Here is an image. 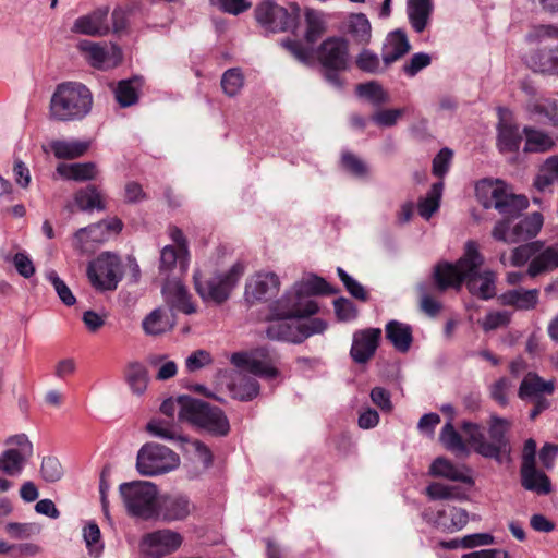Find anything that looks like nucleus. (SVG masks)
I'll return each mask as SVG.
<instances>
[{
  "mask_svg": "<svg viewBox=\"0 0 558 558\" xmlns=\"http://www.w3.org/2000/svg\"><path fill=\"white\" fill-rule=\"evenodd\" d=\"M482 255L474 246H469L466 253L454 264L439 263L434 270V279L439 291L448 288H459L468 279L469 291L482 300H489L496 295V275L485 270L477 272L483 264Z\"/></svg>",
  "mask_w": 558,
  "mask_h": 558,
  "instance_id": "f257e3e1",
  "label": "nucleus"
},
{
  "mask_svg": "<svg viewBox=\"0 0 558 558\" xmlns=\"http://www.w3.org/2000/svg\"><path fill=\"white\" fill-rule=\"evenodd\" d=\"M93 95L78 82L58 84L49 102V119L57 122L81 121L92 111Z\"/></svg>",
  "mask_w": 558,
  "mask_h": 558,
  "instance_id": "f03ea898",
  "label": "nucleus"
},
{
  "mask_svg": "<svg viewBox=\"0 0 558 558\" xmlns=\"http://www.w3.org/2000/svg\"><path fill=\"white\" fill-rule=\"evenodd\" d=\"M475 198L485 209H495L504 218H515L529 206V199L515 194L502 180L484 178L475 182Z\"/></svg>",
  "mask_w": 558,
  "mask_h": 558,
  "instance_id": "7ed1b4c3",
  "label": "nucleus"
},
{
  "mask_svg": "<svg viewBox=\"0 0 558 558\" xmlns=\"http://www.w3.org/2000/svg\"><path fill=\"white\" fill-rule=\"evenodd\" d=\"M510 426L511 423L508 420L492 415L488 429L490 441L486 440L482 427L477 424L464 422L461 428L468 436L469 444L478 454L502 462L504 456L509 451L506 433Z\"/></svg>",
  "mask_w": 558,
  "mask_h": 558,
  "instance_id": "20e7f679",
  "label": "nucleus"
},
{
  "mask_svg": "<svg viewBox=\"0 0 558 558\" xmlns=\"http://www.w3.org/2000/svg\"><path fill=\"white\" fill-rule=\"evenodd\" d=\"M337 290L320 277L312 276L294 284L293 291L286 293L277 301L276 313L278 315H314L318 311L315 301L310 299L314 294H335Z\"/></svg>",
  "mask_w": 558,
  "mask_h": 558,
  "instance_id": "39448f33",
  "label": "nucleus"
},
{
  "mask_svg": "<svg viewBox=\"0 0 558 558\" xmlns=\"http://www.w3.org/2000/svg\"><path fill=\"white\" fill-rule=\"evenodd\" d=\"M245 269V264L238 260L228 269H217L204 279L199 272H196L194 275L195 288L204 301L222 304L230 298Z\"/></svg>",
  "mask_w": 558,
  "mask_h": 558,
  "instance_id": "423d86ee",
  "label": "nucleus"
},
{
  "mask_svg": "<svg viewBox=\"0 0 558 558\" xmlns=\"http://www.w3.org/2000/svg\"><path fill=\"white\" fill-rule=\"evenodd\" d=\"M277 302L271 306V315L274 320L267 327V337L271 340L288 341L301 343L310 336L322 333L327 324L320 318H314L308 322L289 320L290 318H299L307 316L306 314L281 316L276 313Z\"/></svg>",
  "mask_w": 558,
  "mask_h": 558,
  "instance_id": "0eeeda50",
  "label": "nucleus"
},
{
  "mask_svg": "<svg viewBox=\"0 0 558 558\" xmlns=\"http://www.w3.org/2000/svg\"><path fill=\"white\" fill-rule=\"evenodd\" d=\"M181 420L206 430L207 433L223 437L230 430L229 420L223 411L199 399H183Z\"/></svg>",
  "mask_w": 558,
  "mask_h": 558,
  "instance_id": "6e6552de",
  "label": "nucleus"
},
{
  "mask_svg": "<svg viewBox=\"0 0 558 558\" xmlns=\"http://www.w3.org/2000/svg\"><path fill=\"white\" fill-rule=\"evenodd\" d=\"M119 493L126 511L144 520L155 519L159 492L157 486L148 481H133L123 483Z\"/></svg>",
  "mask_w": 558,
  "mask_h": 558,
  "instance_id": "1a4fd4ad",
  "label": "nucleus"
},
{
  "mask_svg": "<svg viewBox=\"0 0 558 558\" xmlns=\"http://www.w3.org/2000/svg\"><path fill=\"white\" fill-rule=\"evenodd\" d=\"M510 219L511 218L500 219L495 223L492 230V236L495 241L509 243L526 242V244H544L541 241L530 242L538 234L543 226L544 219L542 214L533 213L513 226L510 225Z\"/></svg>",
  "mask_w": 558,
  "mask_h": 558,
  "instance_id": "9d476101",
  "label": "nucleus"
},
{
  "mask_svg": "<svg viewBox=\"0 0 558 558\" xmlns=\"http://www.w3.org/2000/svg\"><path fill=\"white\" fill-rule=\"evenodd\" d=\"M179 456L160 444L144 445L136 459L137 471L145 476H154L170 472L179 466Z\"/></svg>",
  "mask_w": 558,
  "mask_h": 558,
  "instance_id": "9b49d317",
  "label": "nucleus"
},
{
  "mask_svg": "<svg viewBox=\"0 0 558 558\" xmlns=\"http://www.w3.org/2000/svg\"><path fill=\"white\" fill-rule=\"evenodd\" d=\"M317 59L325 69L326 80L335 86H340L338 73L345 70L349 62L347 40L340 37L327 38L317 49Z\"/></svg>",
  "mask_w": 558,
  "mask_h": 558,
  "instance_id": "f8f14e48",
  "label": "nucleus"
},
{
  "mask_svg": "<svg viewBox=\"0 0 558 558\" xmlns=\"http://www.w3.org/2000/svg\"><path fill=\"white\" fill-rule=\"evenodd\" d=\"M256 21L267 31L284 32L296 26L299 9L282 8L271 1H264L255 8Z\"/></svg>",
  "mask_w": 558,
  "mask_h": 558,
  "instance_id": "ddd939ff",
  "label": "nucleus"
},
{
  "mask_svg": "<svg viewBox=\"0 0 558 558\" xmlns=\"http://www.w3.org/2000/svg\"><path fill=\"white\" fill-rule=\"evenodd\" d=\"M5 445L9 448L0 454V472L19 475L33 456V444L25 434H19L9 437Z\"/></svg>",
  "mask_w": 558,
  "mask_h": 558,
  "instance_id": "4468645a",
  "label": "nucleus"
},
{
  "mask_svg": "<svg viewBox=\"0 0 558 558\" xmlns=\"http://www.w3.org/2000/svg\"><path fill=\"white\" fill-rule=\"evenodd\" d=\"M231 363L239 368L246 369L251 374L266 379H272L279 375L272 359L265 350H258L255 353H234L231 356Z\"/></svg>",
  "mask_w": 558,
  "mask_h": 558,
  "instance_id": "2eb2a0df",
  "label": "nucleus"
},
{
  "mask_svg": "<svg viewBox=\"0 0 558 558\" xmlns=\"http://www.w3.org/2000/svg\"><path fill=\"white\" fill-rule=\"evenodd\" d=\"M182 544L179 533L171 530H158L146 534L141 542L142 551L153 558H161L177 550Z\"/></svg>",
  "mask_w": 558,
  "mask_h": 558,
  "instance_id": "dca6fc26",
  "label": "nucleus"
},
{
  "mask_svg": "<svg viewBox=\"0 0 558 558\" xmlns=\"http://www.w3.org/2000/svg\"><path fill=\"white\" fill-rule=\"evenodd\" d=\"M279 289L280 280L275 272L258 271L247 279L244 296L251 303L267 301L276 296Z\"/></svg>",
  "mask_w": 558,
  "mask_h": 558,
  "instance_id": "f3484780",
  "label": "nucleus"
},
{
  "mask_svg": "<svg viewBox=\"0 0 558 558\" xmlns=\"http://www.w3.org/2000/svg\"><path fill=\"white\" fill-rule=\"evenodd\" d=\"M531 95L525 104V111L531 119L558 128V100L543 96H534L532 87H524Z\"/></svg>",
  "mask_w": 558,
  "mask_h": 558,
  "instance_id": "a211bd4d",
  "label": "nucleus"
},
{
  "mask_svg": "<svg viewBox=\"0 0 558 558\" xmlns=\"http://www.w3.org/2000/svg\"><path fill=\"white\" fill-rule=\"evenodd\" d=\"M380 338L381 330L379 328H366L355 331L350 350L352 360L357 364L368 362L374 356Z\"/></svg>",
  "mask_w": 558,
  "mask_h": 558,
  "instance_id": "6ab92c4d",
  "label": "nucleus"
},
{
  "mask_svg": "<svg viewBox=\"0 0 558 558\" xmlns=\"http://www.w3.org/2000/svg\"><path fill=\"white\" fill-rule=\"evenodd\" d=\"M193 509V504L184 495H163L159 497L155 519H161L167 522L181 521L186 519Z\"/></svg>",
  "mask_w": 558,
  "mask_h": 558,
  "instance_id": "aec40b11",
  "label": "nucleus"
},
{
  "mask_svg": "<svg viewBox=\"0 0 558 558\" xmlns=\"http://www.w3.org/2000/svg\"><path fill=\"white\" fill-rule=\"evenodd\" d=\"M180 276H173L167 279L162 287V295L167 304L172 308L181 311L185 314H193L196 312V306L191 301L186 288L181 283Z\"/></svg>",
  "mask_w": 558,
  "mask_h": 558,
  "instance_id": "412c9836",
  "label": "nucleus"
},
{
  "mask_svg": "<svg viewBox=\"0 0 558 558\" xmlns=\"http://www.w3.org/2000/svg\"><path fill=\"white\" fill-rule=\"evenodd\" d=\"M498 147L501 151H515L519 149L522 135L511 121V113L506 108L498 109Z\"/></svg>",
  "mask_w": 558,
  "mask_h": 558,
  "instance_id": "4be33fe9",
  "label": "nucleus"
},
{
  "mask_svg": "<svg viewBox=\"0 0 558 558\" xmlns=\"http://www.w3.org/2000/svg\"><path fill=\"white\" fill-rule=\"evenodd\" d=\"M189 265V252L186 246H163L160 252V272L165 276L183 275Z\"/></svg>",
  "mask_w": 558,
  "mask_h": 558,
  "instance_id": "5701e85b",
  "label": "nucleus"
},
{
  "mask_svg": "<svg viewBox=\"0 0 558 558\" xmlns=\"http://www.w3.org/2000/svg\"><path fill=\"white\" fill-rule=\"evenodd\" d=\"M555 385L553 380L545 381L535 373H529L520 384L518 396L522 400L535 401L546 399V395L554 392Z\"/></svg>",
  "mask_w": 558,
  "mask_h": 558,
  "instance_id": "b1692460",
  "label": "nucleus"
},
{
  "mask_svg": "<svg viewBox=\"0 0 558 558\" xmlns=\"http://www.w3.org/2000/svg\"><path fill=\"white\" fill-rule=\"evenodd\" d=\"M105 31V10L98 8L74 20L71 33L90 37L102 36Z\"/></svg>",
  "mask_w": 558,
  "mask_h": 558,
  "instance_id": "393cba45",
  "label": "nucleus"
},
{
  "mask_svg": "<svg viewBox=\"0 0 558 558\" xmlns=\"http://www.w3.org/2000/svg\"><path fill=\"white\" fill-rule=\"evenodd\" d=\"M410 48L411 45L408 37L402 31L397 29L389 33L381 49L383 63L385 66H389L391 63L407 54Z\"/></svg>",
  "mask_w": 558,
  "mask_h": 558,
  "instance_id": "a878e982",
  "label": "nucleus"
},
{
  "mask_svg": "<svg viewBox=\"0 0 558 558\" xmlns=\"http://www.w3.org/2000/svg\"><path fill=\"white\" fill-rule=\"evenodd\" d=\"M126 268L131 274L132 280L137 281L140 268L133 258L129 257L123 263L118 256L107 253V290H114L117 288Z\"/></svg>",
  "mask_w": 558,
  "mask_h": 558,
  "instance_id": "bb28decb",
  "label": "nucleus"
},
{
  "mask_svg": "<svg viewBox=\"0 0 558 558\" xmlns=\"http://www.w3.org/2000/svg\"><path fill=\"white\" fill-rule=\"evenodd\" d=\"M57 174L68 181L84 182L90 181L99 173L95 162H61L56 168Z\"/></svg>",
  "mask_w": 558,
  "mask_h": 558,
  "instance_id": "cd10ccee",
  "label": "nucleus"
},
{
  "mask_svg": "<svg viewBox=\"0 0 558 558\" xmlns=\"http://www.w3.org/2000/svg\"><path fill=\"white\" fill-rule=\"evenodd\" d=\"M142 326L146 335L159 336L173 328L174 317L170 310L158 307L144 318Z\"/></svg>",
  "mask_w": 558,
  "mask_h": 558,
  "instance_id": "c85d7f7f",
  "label": "nucleus"
},
{
  "mask_svg": "<svg viewBox=\"0 0 558 558\" xmlns=\"http://www.w3.org/2000/svg\"><path fill=\"white\" fill-rule=\"evenodd\" d=\"M434 5L433 0H408L407 14L412 28L423 33L429 24Z\"/></svg>",
  "mask_w": 558,
  "mask_h": 558,
  "instance_id": "c756f323",
  "label": "nucleus"
},
{
  "mask_svg": "<svg viewBox=\"0 0 558 558\" xmlns=\"http://www.w3.org/2000/svg\"><path fill=\"white\" fill-rule=\"evenodd\" d=\"M539 291L537 289H513L504 292L499 296L502 305L513 306L519 311H530L536 307L538 303Z\"/></svg>",
  "mask_w": 558,
  "mask_h": 558,
  "instance_id": "7c9ffc66",
  "label": "nucleus"
},
{
  "mask_svg": "<svg viewBox=\"0 0 558 558\" xmlns=\"http://www.w3.org/2000/svg\"><path fill=\"white\" fill-rule=\"evenodd\" d=\"M341 170L350 178L367 182L372 178L371 166L357 155L351 151H343L340 158Z\"/></svg>",
  "mask_w": 558,
  "mask_h": 558,
  "instance_id": "2f4dec72",
  "label": "nucleus"
},
{
  "mask_svg": "<svg viewBox=\"0 0 558 558\" xmlns=\"http://www.w3.org/2000/svg\"><path fill=\"white\" fill-rule=\"evenodd\" d=\"M468 522L469 514L466 510L452 507L448 510H439L434 524L441 531L452 533L462 530Z\"/></svg>",
  "mask_w": 558,
  "mask_h": 558,
  "instance_id": "473e14b6",
  "label": "nucleus"
},
{
  "mask_svg": "<svg viewBox=\"0 0 558 558\" xmlns=\"http://www.w3.org/2000/svg\"><path fill=\"white\" fill-rule=\"evenodd\" d=\"M430 473L434 476L446 477L450 481L472 484L473 480L469 469L464 465L458 466L445 458H437L430 465Z\"/></svg>",
  "mask_w": 558,
  "mask_h": 558,
  "instance_id": "72a5a7b5",
  "label": "nucleus"
},
{
  "mask_svg": "<svg viewBox=\"0 0 558 558\" xmlns=\"http://www.w3.org/2000/svg\"><path fill=\"white\" fill-rule=\"evenodd\" d=\"M90 143L81 140H53L49 144L50 150L58 159H76L86 154Z\"/></svg>",
  "mask_w": 558,
  "mask_h": 558,
  "instance_id": "f704fd0d",
  "label": "nucleus"
},
{
  "mask_svg": "<svg viewBox=\"0 0 558 558\" xmlns=\"http://www.w3.org/2000/svg\"><path fill=\"white\" fill-rule=\"evenodd\" d=\"M558 267V246H547L544 250L536 248L534 257L530 262L527 274L531 277Z\"/></svg>",
  "mask_w": 558,
  "mask_h": 558,
  "instance_id": "c9c22d12",
  "label": "nucleus"
},
{
  "mask_svg": "<svg viewBox=\"0 0 558 558\" xmlns=\"http://www.w3.org/2000/svg\"><path fill=\"white\" fill-rule=\"evenodd\" d=\"M558 267V246H547L544 250L536 248L534 257L530 262L527 274L531 277Z\"/></svg>",
  "mask_w": 558,
  "mask_h": 558,
  "instance_id": "e433bc0d",
  "label": "nucleus"
},
{
  "mask_svg": "<svg viewBox=\"0 0 558 558\" xmlns=\"http://www.w3.org/2000/svg\"><path fill=\"white\" fill-rule=\"evenodd\" d=\"M386 337L398 351L404 353L409 351L413 340L412 328L404 323L390 320L386 325Z\"/></svg>",
  "mask_w": 558,
  "mask_h": 558,
  "instance_id": "4c0bfd02",
  "label": "nucleus"
},
{
  "mask_svg": "<svg viewBox=\"0 0 558 558\" xmlns=\"http://www.w3.org/2000/svg\"><path fill=\"white\" fill-rule=\"evenodd\" d=\"M4 265H8L24 279H31L36 274V266L26 252L10 251L1 255Z\"/></svg>",
  "mask_w": 558,
  "mask_h": 558,
  "instance_id": "58836bf2",
  "label": "nucleus"
},
{
  "mask_svg": "<svg viewBox=\"0 0 558 558\" xmlns=\"http://www.w3.org/2000/svg\"><path fill=\"white\" fill-rule=\"evenodd\" d=\"M525 135L524 151L545 153L550 150L555 142L549 133L531 126L523 129Z\"/></svg>",
  "mask_w": 558,
  "mask_h": 558,
  "instance_id": "ea45409f",
  "label": "nucleus"
},
{
  "mask_svg": "<svg viewBox=\"0 0 558 558\" xmlns=\"http://www.w3.org/2000/svg\"><path fill=\"white\" fill-rule=\"evenodd\" d=\"M348 33L356 44L368 45L372 38V26L366 15L351 14L348 19Z\"/></svg>",
  "mask_w": 558,
  "mask_h": 558,
  "instance_id": "a19ab883",
  "label": "nucleus"
},
{
  "mask_svg": "<svg viewBox=\"0 0 558 558\" xmlns=\"http://www.w3.org/2000/svg\"><path fill=\"white\" fill-rule=\"evenodd\" d=\"M142 87V78L133 77L121 81L114 89L118 104L121 107H130L138 101V92Z\"/></svg>",
  "mask_w": 558,
  "mask_h": 558,
  "instance_id": "79ce46f5",
  "label": "nucleus"
},
{
  "mask_svg": "<svg viewBox=\"0 0 558 558\" xmlns=\"http://www.w3.org/2000/svg\"><path fill=\"white\" fill-rule=\"evenodd\" d=\"M230 390L234 398L241 401H248L259 393V384L255 378L239 373L238 377L230 385Z\"/></svg>",
  "mask_w": 558,
  "mask_h": 558,
  "instance_id": "37998d69",
  "label": "nucleus"
},
{
  "mask_svg": "<svg viewBox=\"0 0 558 558\" xmlns=\"http://www.w3.org/2000/svg\"><path fill=\"white\" fill-rule=\"evenodd\" d=\"M442 189V182L434 183L426 196L418 201L417 211L425 220H428L439 209Z\"/></svg>",
  "mask_w": 558,
  "mask_h": 558,
  "instance_id": "c03bdc74",
  "label": "nucleus"
},
{
  "mask_svg": "<svg viewBox=\"0 0 558 558\" xmlns=\"http://www.w3.org/2000/svg\"><path fill=\"white\" fill-rule=\"evenodd\" d=\"M77 50L84 60L95 69H102L105 65V47L99 43L82 39L76 45Z\"/></svg>",
  "mask_w": 558,
  "mask_h": 558,
  "instance_id": "a18cd8bd",
  "label": "nucleus"
},
{
  "mask_svg": "<svg viewBox=\"0 0 558 558\" xmlns=\"http://www.w3.org/2000/svg\"><path fill=\"white\" fill-rule=\"evenodd\" d=\"M125 379L134 393L142 395L148 385L146 367L138 362L129 363L125 369Z\"/></svg>",
  "mask_w": 558,
  "mask_h": 558,
  "instance_id": "49530a36",
  "label": "nucleus"
},
{
  "mask_svg": "<svg viewBox=\"0 0 558 558\" xmlns=\"http://www.w3.org/2000/svg\"><path fill=\"white\" fill-rule=\"evenodd\" d=\"M530 64L535 71L558 75V49L534 53Z\"/></svg>",
  "mask_w": 558,
  "mask_h": 558,
  "instance_id": "de8ad7c7",
  "label": "nucleus"
},
{
  "mask_svg": "<svg viewBox=\"0 0 558 558\" xmlns=\"http://www.w3.org/2000/svg\"><path fill=\"white\" fill-rule=\"evenodd\" d=\"M75 204L81 210L102 209V196L94 185H87L78 190L74 195Z\"/></svg>",
  "mask_w": 558,
  "mask_h": 558,
  "instance_id": "09e8293b",
  "label": "nucleus"
},
{
  "mask_svg": "<svg viewBox=\"0 0 558 558\" xmlns=\"http://www.w3.org/2000/svg\"><path fill=\"white\" fill-rule=\"evenodd\" d=\"M525 465H521V482L522 486L537 494L546 495L550 492V483L548 477L535 469V464H532L533 474L529 475L524 472Z\"/></svg>",
  "mask_w": 558,
  "mask_h": 558,
  "instance_id": "8fccbe9b",
  "label": "nucleus"
},
{
  "mask_svg": "<svg viewBox=\"0 0 558 558\" xmlns=\"http://www.w3.org/2000/svg\"><path fill=\"white\" fill-rule=\"evenodd\" d=\"M83 539L88 555L99 558L102 554L101 531L97 523L88 521L83 527Z\"/></svg>",
  "mask_w": 558,
  "mask_h": 558,
  "instance_id": "3c124183",
  "label": "nucleus"
},
{
  "mask_svg": "<svg viewBox=\"0 0 558 558\" xmlns=\"http://www.w3.org/2000/svg\"><path fill=\"white\" fill-rule=\"evenodd\" d=\"M558 181V156L549 157L541 167L534 186L543 192L554 182Z\"/></svg>",
  "mask_w": 558,
  "mask_h": 558,
  "instance_id": "603ef678",
  "label": "nucleus"
},
{
  "mask_svg": "<svg viewBox=\"0 0 558 558\" xmlns=\"http://www.w3.org/2000/svg\"><path fill=\"white\" fill-rule=\"evenodd\" d=\"M439 439L448 450L456 454L466 456L469 453L465 442L454 429L451 420L442 427Z\"/></svg>",
  "mask_w": 558,
  "mask_h": 558,
  "instance_id": "864d4df0",
  "label": "nucleus"
},
{
  "mask_svg": "<svg viewBox=\"0 0 558 558\" xmlns=\"http://www.w3.org/2000/svg\"><path fill=\"white\" fill-rule=\"evenodd\" d=\"M359 96L367 99L375 106H380L390 101V96L384 87L377 82H368L356 86Z\"/></svg>",
  "mask_w": 558,
  "mask_h": 558,
  "instance_id": "5fc2aeb1",
  "label": "nucleus"
},
{
  "mask_svg": "<svg viewBox=\"0 0 558 558\" xmlns=\"http://www.w3.org/2000/svg\"><path fill=\"white\" fill-rule=\"evenodd\" d=\"M147 430L151 435L166 440H184L180 428L168 421H151L147 425Z\"/></svg>",
  "mask_w": 558,
  "mask_h": 558,
  "instance_id": "6e6d98bb",
  "label": "nucleus"
},
{
  "mask_svg": "<svg viewBox=\"0 0 558 558\" xmlns=\"http://www.w3.org/2000/svg\"><path fill=\"white\" fill-rule=\"evenodd\" d=\"M405 113L404 108H388L376 110L371 119L379 128H392Z\"/></svg>",
  "mask_w": 558,
  "mask_h": 558,
  "instance_id": "4d7b16f0",
  "label": "nucleus"
},
{
  "mask_svg": "<svg viewBox=\"0 0 558 558\" xmlns=\"http://www.w3.org/2000/svg\"><path fill=\"white\" fill-rule=\"evenodd\" d=\"M148 363L153 367H158L156 378L158 380H167L172 378L177 372L178 367L173 361L167 359L166 355L154 354L148 357Z\"/></svg>",
  "mask_w": 558,
  "mask_h": 558,
  "instance_id": "13d9d810",
  "label": "nucleus"
},
{
  "mask_svg": "<svg viewBox=\"0 0 558 558\" xmlns=\"http://www.w3.org/2000/svg\"><path fill=\"white\" fill-rule=\"evenodd\" d=\"M39 472L41 478L47 483L58 482L64 474L60 461L54 457L43 458Z\"/></svg>",
  "mask_w": 558,
  "mask_h": 558,
  "instance_id": "bf43d9fd",
  "label": "nucleus"
},
{
  "mask_svg": "<svg viewBox=\"0 0 558 558\" xmlns=\"http://www.w3.org/2000/svg\"><path fill=\"white\" fill-rule=\"evenodd\" d=\"M243 85L244 77L239 69H230L223 73L221 87L226 95L230 97L238 95Z\"/></svg>",
  "mask_w": 558,
  "mask_h": 558,
  "instance_id": "052dcab7",
  "label": "nucleus"
},
{
  "mask_svg": "<svg viewBox=\"0 0 558 558\" xmlns=\"http://www.w3.org/2000/svg\"><path fill=\"white\" fill-rule=\"evenodd\" d=\"M4 532L14 539H27L40 532L35 523L9 522L4 525Z\"/></svg>",
  "mask_w": 558,
  "mask_h": 558,
  "instance_id": "680f3d73",
  "label": "nucleus"
},
{
  "mask_svg": "<svg viewBox=\"0 0 558 558\" xmlns=\"http://www.w3.org/2000/svg\"><path fill=\"white\" fill-rule=\"evenodd\" d=\"M356 65L360 70L372 74L380 73L386 68L381 65L379 57L368 49H363L360 52L356 58Z\"/></svg>",
  "mask_w": 558,
  "mask_h": 558,
  "instance_id": "e2e57ef3",
  "label": "nucleus"
},
{
  "mask_svg": "<svg viewBox=\"0 0 558 558\" xmlns=\"http://www.w3.org/2000/svg\"><path fill=\"white\" fill-rule=\"evenodd\" d=\"M511 389V380L507 377H500L489 386V396L500 407H506L509 402V393Z\"/></svg>",
  "mask_w": 558,
  "mask_h": 558,
  "instance_id": "0e129e2a",
  "label": "nucleus"
},
{
  "mask_svg": "<svg viewBox=\"0 0 558 558\" xmlns=\"http://www.w3.org/2000/svg\"><path fill=\"white\" fill-rule=\"evenodd\" d=\"M47 279L52 283L58 296L66 305L72 306L76 302V298L73 295L66 283L58 276L54 270H50L46 274Z\"/></svg>",
  "mask_w": 558,
  "mask_h": 558,
  "instance_id": "69168bd1",
  "label": "nucleus"
},
{
  "mask_svg": "<svg viewBox=\"0 0 558 558\" xmlns=\"http://www.w3.org/2000/svg\"><path fill=\"white\" fill-rule=\"evenodd\" d=\"M432 63L430 54L426 52L414 53L408 62L402 65V71L408 77H414L422 70Z\"/></svg>",
  "mask_w": 558,
  "mask_h": 558,
  "instance_id": "338daca9",
  "label": "nucleus"
},
{
  "mask_svg": "<svg viewBox=\"0 0 558 558\" xmlns=\"http://www.w3.org/2000/svg\"><path fill=\"white\" fill-rule=\"evenodd\" d=\"M306 40L308 43H315L325 31V23L322 15L318 12L307 11L306 15Z\"/></svg>",
  "mask_w": 558,
  "mask_h": 558,
  "instance_id": "774afa93",
  "label": "nucleus"
}]
</instances>
